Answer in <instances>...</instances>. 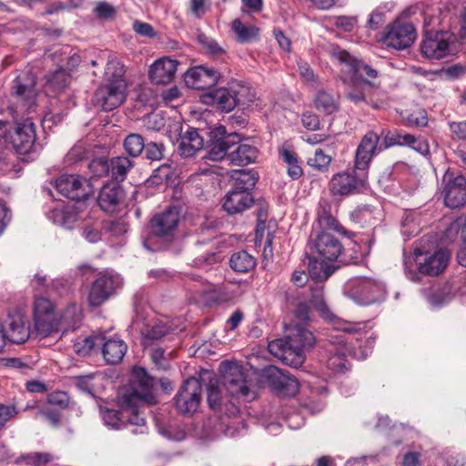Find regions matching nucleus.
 <instances>
[{"mask_svg": "<svg viewBox=\"0 0 466 466\" xmlns=\"http://www.w3.org/2000/svg\"><path fill=\"white\" fill-rule=\"evenodd\" d=\"M219 77L220 74L216 69L200 66L187 71L185 83L190 88L204 90L215 86Z\"/></svg>", "mask_w": 466, "mask_h": 466, "instance_id": "obj_24", "label": "nucleus"}, {"mask_svg": "<svg viewBox=\"0 0 466 466\" xmlns=\"http://www.w3.org/2000/svg\"><path fill=\"white\" fill-rule=\"evenodd\" d=\"M199 41L207 50L214 56H219L224 53L223 47L220 46L214 39L208 38L205 35H200Z\"/></svg>", "mask_w": 466, "mask_h": 466, "instance_id": "obj_63", "label": "nucleus"}, {"mask_svg": "<svg viewBox=\"0 0 466 466\" xmlns=\"http://www.w3.org/2000/svg\"><path fill=\"white\" fill-rule=\"evenodd\" d=\"M3 326L6 341L10 343L22 344L29 339V328L25 325L23 316L19 313L9 314Z\"/></svg>", "mask_w": 466, "mask_h": 466, "instance_id": "obj_26", "label": "nucleus"}, {"mask_svg": "<svg viewBox=\"0 0 466 466\" xmlns=\"http://www.w3.org/2000/svg\"><path fill=\"white\" fill-rule=\"evenodd\" d=\"M109 174L114 180L123 181L133 167V162L126 157H116L109 159Z\"/></svg>", "mask_w": 466, "mask_h": 466, "instance_id": "obj_40", "label": "nucleus"}, {"mask_svg": "<svg viewBox=\"0 0 466 466\" xmlns=\"http://www.w3.org/2000/svg\"><path fill=\"white\" fill-rule=\"evenodd\" d=\"M332 56L340 64H344L349 73L352 74L355 79H374L378 76L377 70L364 62L353 57L348 51L341 48H334Z\"/></svg>", "mask_w": 466, "mask_h": 466, "instance_id": "obj_20", "label": "nucleus"}, {"mask_svg": "<svg viewBox=\"0 0 466 466\" xmlns=\"http://www.w3.org/2000/svg\"><path fill=\"white\" fill-rule=\"evenodd\" d=\"M179 212L177 208H168L156 215L151 220L152 234L157 237L171 236L177 227Z\"/></svg>", "mask_w": 466, "mask_h": 466, "instance_id": "obj_25", "label": "nucleus"}, {"mask_svg": "<svg viewBox=\"0 0 466 466\" xmlns=\"http://www.w3.org/2000/svg\"><path fill=\"white\" fill-rule=\"evenodd\" d=\"M11 90V104L6 111L17 123L20 116L30 112L36 105L35 76L30 71L21 73L14 80Z\"/></svg>", "mask_w": 466, "mask_h": 466, "instance_id": "obj_3", "label": "nucleus"}, {"mask_svg": "<svg viewBox=\"0 0 466 466\" xmlns=\"http://www.w3.org/2000/svg\"><path fill=\"white\" fill-rule=\"evenodd\" d=\"M209 8V0H189L188 12L196 19L202 18Z\"/></svg>", "mask_w": 466, "mask_h": 466, "instance_id": "obj_52", "label": "nucleus"}, {"mask_svg": "<svg viewBox=\"0 0 466 466\" xmlns=\"http://www.w3.org/2000/svg\"><path fill=\"white\" fill-rule=\"evenodd\" d=\"M298 67H299V71L301 77L306 82L311 83V84L317 83V77H316L312 68L307 62L299 59L298 61Z\"/></svg>", "mask_w": 466, "mask_h": 466, "instance_id": "obj_59", "label": "nucleus"}, {"mask_svg": "<svg viewBox=\"0 0 466 466\" xmlns=\"http://www.w3.org/2000/svg\"><path fill=\"white\" fill-rule=\"evenodd\" d=\"M257 147L248 144H236L228 155V161L233 166H247L256 161L258 157Z\"/></svg>", "mask_w": 466, "mask_h": 466, "instance_id": "obj_34", "label": "nucleus"}, {"mask_svg": "<svg viewBox=\"0 0 466 466\" xmlns=\"http://www.w3.org/2000/svg\"><path fill=\"white\" fill-rule=\"evenodd\" d=\"M315 108L325 115H331L339 109V97L326 90H319L314 97Z\"/></svg>", "mask_w": 466, "mask_h": 466, "instance_id": "obj_35", "label": "nucleus"}, {"mask_svg": "<svg viewBox=\"0 0 466 466\" xmlns=\"http://www.w3.org/2000/svg\"><path fill=\"white\" fill-rule=\"evenodd\" d=\"M343 82L346 85V99L356 106L364 103L373 108H380L383 105L382 91L370 80L351 77L349 81L344 79Z\"/></svg>", "mask_w": 466, "mask_h": 466, "instance_id": "obj_5", "label": "nucleus"}, {"mask_svg": "<svg viewBox=\"0 0 466 466\" xmlns=\"http://www.w3.org/2000/svg\"><path fill=\"white\" fill-rule=\"evenodd\" d=\"M410 137L412 138L410 143L405 144V146H408L417 151L418 153L426 156L430 153V146L427 140L422 138H417L413 135L410 134Z\"/></svg>", "mask_w": 466, "mask_h": 466, "instance_id": "obj_60", "label": "nucleus"}, {"mask_svg": "<svg viewBox=\"0 0 466 466\" xmlns=\"http://www.w3.org/2000/svg\"><path fill=\"white\" fill-rule=\"evenodd\" d=\"M444 203L450 208H458L466 205V178L463 176L444 177Z\"/></svg>", "mask_w": 466, "mask_h": 466, "instance_id": "obj_21", "label": "nucleus"}, {"mask_svg": "<svg viewBox=\"0 0 466 466\" xmlns=\"http://www.w3.org/2000/svg\"><path fill=\"white\" fill-rule=\"evenodd\" d=\"M127 82L106 83L95 93L93 103L105 111H111L118 107L126 100Z\"/></svg>", "mask_w": 466, "mask_h": 466, "instance_id": "obj_14", "label": "nucleus"}, {"mask_svg": "<svg viewBox=\"0 0 466 466\" xmlns=\"http://www.w3.org/2000/svg\"><path fill=\"white\" fill-rule=\"evenodd\" d=\"M45 78L46 87L56 92L65 89L68 86L71 76L64 68V65H57V68L46 74Z\"/></svg>", "mask_w": 466, "mask_h": 466, "instance_id": "obj_37", "label": "nucleus"}, {"mask_svg": "<svg viewBox=\"0 0 466 466\" xmlns=\"http://www.w3.org/2000/svg\"><path fill=\"white\" fill-rule=\"evenodd\" d=\"M122 286V279L118 274L105 273L99 276L91 285L87 294V301L91 307H99L106 301Z\"/></svg>", "mask_w": 466, "mask_h": 466, "instance_id": "obj_12", "label": "nucleus"}, {"mask_svg": "<svg viewBox=\"0 0 466 466\" xmlns=\"http://www.w3.org/2000/svg\"><path fill=\"white\" fill-rule=\"evenodd\" d=\"M208 403L210 409L224 412L225 415L231 418L232 420L226 424L225 434L233 437L238 432L237 424L241 423L244 427L242 420L236 418L239 410L235 403H223L221 399V392L218 386L210 383L208 388Z\"/></svg>", "mask_w": 466, "mask_h": 466, "instance_id": "obj_17", "label": "nucleus"}, {"mask_svg": "<svg viewBox=\"0 0 466 466\" xmlns=\"http://www.w3.org/2000/svg\"><path fill=\"white\" fill-rule=\"evenodd\" d=\"M55 187L61 195L76 201L86 199L92 193L89 182L77 175L60 176L56 180Z\"/></svg>", "mask_w": 466, "mask_h": 466, "instance_id": "obj_16", "label": "nucleus"}, {"mask_svg": "<svg viewBox=\"0 0 466 466\" xmlns=\"http://www.w3.org/2000/svg\"><path fill=\"white\" fill-rule=\"evenodd\" d=\"M460 235L461 238V245L457 253V259L460 265L466 267V221L459 218L453 221L446 231L448 237H451L453 233Z\"/></svg>", "mask_w": 466, "mask_h": 466, "instance_id": "obj_39", "label": "nucleus"}, {"mask_svg": "<svg viewBox=\"0 0 466 466\" xmlns=\"http://www.w3.org/2000/svg\"><path fill=\"white\" fill-rule=\"evenodd\" d=\"M229 266L238 273H247L255 268L256 259L247 251L239 250L231 255Z\"/></svg>", "mask_w": 466, "mask_h": 466, "instance_id": "obj_38", "label": "nucleus"}, {"mask_svg": "<svg viewBox=\"0 0 466 466\" xmlns=\"http://www.w3.org/2000/svg\"><path fill=\"white\" fill-rule=\"evenodd\" d=\"M124 147L129 156L137 157L145 147L144 138L138 134H130L124 141Z\"/></svg>", "mask_w": 466, "mask_h": 466, "instance_id": "obj_49", "label": "nucleus"}, {"mask_svg": "<svg viewBox=\"0 0 466 466\" xmlns=\"http://www.w3.org/2000/svg\"><path fill=\"white\" fill-rule=\"evenodd\" d=\"M253 202L250 192L231 189L225 197L223 208L230 215L238 214L249 208Z\"/></svg>", "mask_w": 466, "mask_h": 466, "instance_id": "obj_29", "label": "nucleus"}, {"mask_svg": "<svg viewBox=\"0 0 466 466\" xmlns=\"http://www.w3.org/2000/svg\"><path fill=\"white\" fill-rule=\"evenodd\" d=\"M34 324L38 336L46 338L57 332L59 319L54 303L47 298L38 297L34 303Z\"/></svg>", "mask_w": 466, "mask_h": 466, "instance_id": "obj_8", "label": "nucleus"}, {"mask_svg": "<svg viewBox=\"0 0 466 466\" xmlns=\"http://www.w3.org/2000/svg\"><path fill=\"white\" fill-rule=\"evenodd\" d=\"M330 161V157L325 154L321 149H316L314 155L308 158V164L319 170L326 169Z\"/></svg>", "mask_w": 466, "mask_h": 466, "instance_id": "obj_53", "label": "nucleus"}, {"mask_svg": "<svg viewBox=\"0 0 466 466\" xmlns=\"http://www.w3.org/2000/svg\"><path fill=\"white\" fill-rule=\"evenodd\" d=\"M177 61L167 57L157 60L149 70V77L156 85H167L170 83L177 71Z\"/></svg>", "mask_w": 466, "mask_h": 466, "instance_id": "obj_28", "label": "nucleus"}, {"mask_svg": "<svg viewBox=\"0 0 466 466\" xmlns=\"http://www.w3.org/2000/svg\"><path fill=\"white\" fill-rule=\"evenodd\" d=\"M268 348V351L273 356L281 360L286 364L294 368L301 366L300 356L296 354L294 355V351H290L291 350L287 338L286 339H279L270 341Z\"/></svg>", "mask_w": 466, "mask_h": 466, "instance_id": "obj_33", "label": "nucleus"}, {"mask_svg": "<svg viewBox=\"0 0 466 466\" xmlns=\"http://www.w3.org/2000/svg\"><path fill=\"white\" fill-rule=\"evenodd\" d=\"M96 339H99L98 345L102 346V354L106 363L117 364L123 360L127 350V345L122 339L99 336Z\"/></svg>", "mask_w": 466, "mask_h": 466, "instance_id": "obj_27", "label": "nucleus"}, {"mask_svg": "<svg viewBox=\"0 0 466 466\" xmlns=\"http://www.w3.org/2000/svg\"><path fill=\"white\" fill-rule=\"evenodd\" d=\"M295 319L298 321L296 325H305L309 319V308L306 303L300 302L298 304L295 312Z\"/></svg>", "mask_w": 466, "mask_h": 466, "instance_id": "obj_61", "label": "nucleus"}, {"mask_svg": "<svg viewBox=\"0 0 466 466\" xmlns=\"http://www.w3.org/2000/svg\"><path fill=\"white\" fill-rule=\"evenodd\" d=\"M220 369L223 373V384L230 395L248 401L254 399L248 375L242 366L227 361L221 364Z\"/></svg>", "mask_w": 466, "mask_h": 466, "instance_id": "obj_6", "label": "nucleus"}, {"mask_svg": "<svg viewBox=\"0 0 466 466\" xmlns=\"http://www.w3.org/2000/svg\"><path fill=\"white\" fill-rule=\"evenodd\" d=\"M95 12L99 17L108 19L114 16L116 9L106 2H99L95 8Z\"/></svg>", "mask_w": 466, "mask_h": 466, "instance_id": "obj_64", "label": "nucleus"}, {"mask_svg": "<svg viewBox=\"0 0 466 466\" xmlns=\"http://www.w3.org/2000/svg\"><path fill=\"white\" fill-rule=\"evenodd\" d=\"M311 292L312 306L326 321L333 325V333L329 335L328 351L330 356L328 360V366L335 371L344 372L348 370L347 356L365 358L370 351V348L362 350L361 343L359 345V350L354 345V341L361 342L363 325L337 318L327 305L321 286L312 289Z\"/></svg>", "mask_w": 466, "mask_h": 466, "instance_id": "obj_1", "label": "nucleus"}, {"mask_svg": "<svg viewBox=\"0 0 466 466\" xmlns=\"http://www.w3.org/2000/svg\"><path fill=\"white\" fill-rule=\"evenodd\" d=\"M345 293L360 305H369L383 298L384 286L369 278H356L345 285Z\"/></svg>", "mask_w": 466, "mask_h": 466, "instance_id": "obj_7", "label": "nucleus"}, {"mask_svg": "<svg viewBox=\"0 0 466 466\" xmlns=\"http://www.w3.org/2000/svg\"><path fill=\"white\" fill-rule=\"evenodd\" d=\"M86 152L87 150L85 145L82 143H77L66 154V162L68 165L77 163L85 158Z\"/></svg>", "mask_w": 466, "mask_h": 466, "instance_id": "obj_56", "label": "nucleus"}, {"mask_svg": "<svg viewBox=\"0 0 466 466\" xmlns=\"http://www.w3.org/2000/svg\"><path fill=\"white\" fill-rule=\"evenodd\" d=\"M357 20L352 16H339L334 25L344 32H351L356 26Z\"/></svg>", "mask_w": 466, "mask_h": 466, "instance_id": "obj_62", "label": "nucleus"}, {"mask_svg": "<svg viewBox=\"0 0 466 466\" xmlns=\"http://www.w3.org/2000/svg\"><path fill=\"white\" fill-rule=\"evenodd\" d=\"M287 332L290 351H294V355L300 356L302 365L305 360V351L313 346L315 338L312 332L303 325H290L287 328Z\"/></svg>", "mask_w": 466, "mask_h": 466, "instance_id": "obj_22", "label": "nucleus"}, {"mask_svg": "<svg viewBox=\"0 0 466 466\" xmlns=\"http://www.w3.org/2000/svg\"><path fill=\"white\" fill-rule=\"evenodd\" d=\"M99 336L77 338L73 345L74 351L78 355L86 356L96 345H98L99 339H96Z\"/></svg>", "mask_w": 466, "mask_h": 466, "instance_id": "obj_50", "label": "nucleus"}, {"mask_svg": "<svg viewBox=\"0 0 466 466\" xmlns=\"http://www.w3.org/2000/svg\"><path fill=\"white\" fill-rule=\"evenodd\" d=\"M367 187V173L356 169L335 174L329 182V190L333 196L345 197L358 194Z\"/></svg>", "mask_w": 466, "mask_h": 466, "instance_id": "obj_10", "label": "nucleus"}, {"mask_svg": "<svg viewBox=\"0 0 466 466\" xmlns=\"http://www.w3.org/2000/svg\"><path fill=\"white\" fill-rule=\"evenodd\" d=\"M202 385L198 379H187L175 397L176 408L180 413L192 414L196 412L202 399Z\"/></svg>", "mask_w": 466, "mask_h": 466, "instance_id": "obj_13", "label": "nucleus"}, {"mask_svg": "<svg viewBox=\"0 0 466 466\" xmlns=\"http://www.w3.org/2000/svg\"><path fill=\"white\" fill-rule=\"evenodd\" d=\"M450 257V252L447 249H439L426 258L424 262H420L419 269L423 274L438 275L447 267Z\"/></svg>", "mask_w": 466, "mask_h": 466, "instance_id": "obj_32", "label": "nucleus"}, {"mask_svg": "<svg viewBox=\"0 0 466 466\" xmlns=\"http://www.w3.org/2000/svg\"><path fill=\"white\" fill-rule=\"evenodd\" d=\"M410 140H412V138L408 133L402 131H396L394 133L389 132L381 144L382 150L393 146H405V144L410 143Z\"/></svg>", "mask_w": 466, "mask_h": 466, "instance_id": "obj_51", "label": "nucleus"}, {"mask_svg": "<svg viewBox=\"0 0 466 466\" xmlns=\"http://www.w3.org/2000/svg\"><path fill=\"white\" fill-rule=\"evenodd\" d=\"M255 98L248 86L232 81L228 87L212 90L205 96L206 102L217 106L225 112H230L237 106H248Z\"/></svg>", "mask_w": 466, "mask_h": 466, "instance_id": "obj_4", "label": "nucleus"}, {"mask_svg": "<svg viewBox=\"0 0 466 466\" xmlns=\"http://www.w3.org/2000/svg\"><path fill=\"white\" fill-rule=\"evenodd\" d=\"M333 272V269L327 264L326 260L311 256L309 264V273L316 280H326Z\"/></svg>", "mask_w": 466, "mask_h": 466, "instance_id": "obj_43", "label": "nucleus"}, {"mask_svg": "<svg viewBox=\"0 0 466 466\" xmlns=\"http://www.w3.org/2000/svg\"><path fill=\"white\" fill-rule=\"evenodd\" d=\"M287 373L282 370L275 367L268 366L262 370V377L279 391L280 386H282L283 380H286Z\"/></svg>", "mask_w": 466, "mask_h": 466, "instance_id": "obj_47", "label": "nucleus"}, {"mask_svg": "<svg viewBox=\"0 0 466 466\" xmlns=\"http://www.w3.org/2000/svg\"><path fill=\"white\" fill-rule=\"evenodd\" d=\"M211 137L213 141L204 157L213 161H228V155L230 149L239 140L238 135L237 133L228 134L226 127L219 126L211 131Z\"/></svg>", "mask_w": 466, "mask_h": 466, "instance_id": "obj_15", "label": "nucleus"}, {"mask_svg": "<svg viewBox=\"0 0 466 466\" xmlns=\"http://www.w3.org/2000/svg\"><path fill=\"white\" fill-rule=\"evenodd\" d=\"M49 218L52 219L55 224L70 229L77 221L78 216L73 208L57 205L49 213Z\"/></svg>", "mask_w": 466, "mask_h": 466, "instance_id": "obj_36", "label": "nucleus"}, {"mask_svg": "<svg viewBox=\"0 0 466 466\" xmlns=\"http://www.w3.org/2000/svg\"><path fill=\"white\" fill-rule=\"evenodd\" d=\"M109 159L96 158L88 166L90 172L94 177H101L109 174Z\"/></svg>", "mask_w": 466, "mask_h": 466, "instance_id": "obj_55", "label": "nucleus"}, {"mask_svg": "<svg viewBox=\"0 0 466 466\" xmlns=\"http://www.w3.org/2000/svg\"><path fill=\"white\" fill-rule=\"evenodd\" d=\"M231 28L237 39L240 43H248L254 40L258 35L259 29L253 25H245L239 19H235L232 22Z\"/></svg>", "mask_w": 466, "mask_h": 466, "instance_id": "obj_42", "label": "nucleus"}, {"mask_svg": "<svg viewBox=\"0 0 466 466\" xmlns=\"http://www.w3.org/2000/svg\"><path fill=\"white\" fill-rule=\"evenodd\" d=\"M257 182V177L250 171H238L235 177V183L232 189L234 190H245L250 192L255 187Z\"/></svg>", "mask_w": 466, "mask_h": 466, "instance_id": "obj_48", "label": "nucleus"}, {"mask_svg": "<svg viewBox=\"0 0 466 466\" xmlns=\"http://www.w3.org/2000/svg\"><path fill=\"white\" fill-rule=\"evenodd\" d=\"M50 460L48 453H34L23 457L26 466H45Z\"/></svg>", "mask_w": 466, "mask_h": 466, "instance_id": "obj_58", "label": "nucleus"}, {"mask_svg": "<svg viewBox=\"0 0 466 466\" xmlns=\"http://www.w3.org/2000/svg\"><path fill=\"white\" fill-rule=\"evenodd\" d=\"M382 151L380 136L370 130L361 138L355 153L354 166L356 169L366 171L373 157Z\"/></svg>", "mask_w": 466, "mask_h": 466, "instance_id": "obj_18", "label": "nucleus"}, {"mask_svg": "<svg viewBox=\"0 0 466 466\" xmlns=\"http://www.w3.org/2000/svg\"><path fill=\"white\" fill-rule=\"evenodd\" d=\"M145 156L151 161H159L164 157L165 146L162 143L149 142L145 144Z\"/></svg>", "mask_w": 466, "mask_h": 466, "instance_id": "obj_54", "label": "nucleus"}, {"mask_svg": "<svg viewBox=\"0 0 466 466\" xmlns=\"http://www.w3.org/2000/svg\"><path fill=\"white\" fill-rule=\"evenodd\" d=\"M65 55H66V49H56L54 52L46 53L44 56V60L46 63L54 62L57 65H63V63L66 61L65 66L66 67H64L65 69H66V71L72 70L80 64L81 59L78 55L73 54L71 56L64 57Z\"/></svg>", "mask_w": 466, "mask_h": 466, "instance_id": "obj_41", "label": "nucleus"}, {"mask_svg": "<svg viewBox=\"0 0 466 466\" xmlns=\"http://www.w3.org/2000/svg\"><path fill=\"white\" fill-rule=\"evenodd\" d=\"M125 67L116 58H110L107 61L105 71L106 83H116L126 81L124 78Z\"/></svg>", "mask_w": 466, "mask_h": 466, "instance_id": "obj_46", "label": "nucleus"}, {"mask_svg": "<svg viewBox=\"0 0 466 466\" xmlns=\"http://www.w3.org/2000/svg\"><path fill=\"white\" fill-rule=\"evenodd\" d=\"M415 38L416 31L411 24L395 21L388 26L383 41L390 47L405 49L414 42Z\"/></svg>", "mask_w": 466, "mask_h": 466, "instance_id": "obj_19", "label": "nucleus"}, {"mask_svg": "<svg viewBox=\"0 0 466 466\" xmlns=\"http://www.w3.org/2000/svg\"><path fill=\"white\" fill-rule=\"evenodd\" d=\"M123 198V190L116 183L106 184L100 190L97 202L106 212H114Z\"/></svg>", "mask_w": 466, "mask_h": 466, "instance_id": "obj_31", "label": "nucleus"}, {"mask_svg": "<svg viewBox=\"0 0 466 466\" xmlns=\"http://www.w3.org/2000/svg\"><path fill=\"white\" fill-rule=\"evenodd\" d=\"M420 48L427 57L441 59L456 52V36L448 31H426Z\"/></svg>", "mask_w": 466, "mask_h": 466, "instance_id": "obj_9", "label": "nucleus"}, {"mask_svg": "<svg viewBox=\"0 0 466 466\" xmlns=\"http://www.w3.org/2000/svg\"><path fill=\"white\" fill-rule=\"evenodd\" d=\"M299 383L295 377L287 373L286 380H283L282 386H280L279 392L287 396H294L299 392Z\"/></svg>", "mask_w": 466, "mask_h": 466, "instance_id": "obj_57", "label": "nucleus"}, {"mask_svg": "<svg viewBox=\"0 0 466 466\" xmlns=\"http://www.w3.org/2000/svg\"><path fill=\"white\" fill-rule=\"evenodd\" d=\"M177 143V151L183 157H194L204 147L203 138L192 127L181 133Z\"/></svg>", "mask_w": 466, "mask_h": 466, "instance_id": "obj_30", "label": "nucleus"}, {"mask_svg": "<svg viewBox=\"0 0 466 466\" xmlns=\"http://www.w3.org/2000/svg\"><path fill=\"white\" fill-rule=\"evenodd\" d=\"M59 325L65 324L67 328L75 329L82 319L81 309L76 303H70L58 315Z\"/></svg>", "mask_w": 466, "mask_h": 466, "instance_id": "obj_44", "label": "nucleus"}, {"mask_svg": "<svg viewBox=\"0 0 466 466\" xmlns=\"http://www.w3.org/2000/svg\"><path fill=\"white\" fill-rule=\"evenodd\" d=\"M310 256L319 259L333 261L342 252V245L330 232L326 230H314L309 239Z\"/></svg>", "mask_w": 466, "mask_h": 466, "instance_id": "obj_11", "label": "nucleus"}, {"mask_svg": "<svg viewBox=\"0 0 466 466\" xmlns=\"http://www.w3.org/2000/svg\"><path fill=\"white\" fill-rule=\"evenodd\" d=\"M127 415H129V410L124 409V406H122V410L120 411L111 409H106L102 411V418L105 424L116 430L121 429L126 425L124 416Z\"/></svg>", "mask_w": 466, "mask_h": 466, "instance_id": "obj_45", "label": "nucleus"}, {"mask_svg": "<svg viewBox=\"0 0 466 466\" xmlns=\"http://www.w3.org/2000/svg\"><path fill=\"white\" fill-rule=\"evenodd\" d=\"M153 378L142 367H135L132 371L131 386L126 389L120 397L124 409L129 410V415L124 416L126 425L136 426L132 430L134 434H146L147 428L146 420L140 415L138 408L147 403H156V396L153 393Z\"/></svg>", "mask_w": 466, "mask_h": 466, "instance_id": "obj_2", "label": "nucleus"}, {"mask_svg": "<svg viewBox=\"0 0 466 466\" xmlns=\"http://www.w3.org/2000/svg\"><path fill=\"white\" fill-rule=\"evenodd\" d=\"M35 141V124L26 118L17 123L15 134L10 137V143L18 154L24 155L31 152Z\"/></svg>", "mask_w": 466, "mask_h": 466, "instance_id": "obj_23", "label": "nucleus"}]
</instances>
